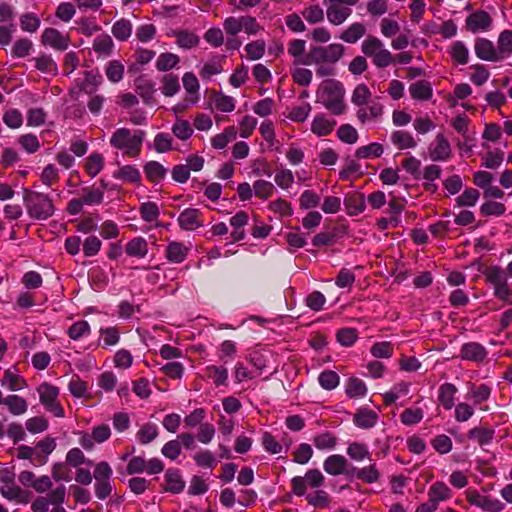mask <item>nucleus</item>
Instances as JSON below:
<instances>
[{
	"label": "nucleus",
	"mask_w": 512,
	"mask_h": 512,
	"mask_svg": "<svg viewBox=\"0 0 512 512\" xmlns=\"http://www.w3.org/2000/svg\"><path fill=\"white\" fill-rule=\"evenodd\" d=\"M35 67L42 73L57 75L58 66L53 58L49 55H41L39 57L34 58Z\"/></svg>",
	"instance_id": "obj_40"
},
{
	"label": "nucleus",
	"mask_w": 512,
	"mask_h": 512,
	"mask_svg": "<svg viewBox=\"0 0 512 512\" xmlns=\"http://www.w3.org/2000/svg\"><path fill=\"white\" fill-rule=\"evenodd\" d=\"M144 173L150 182L158 183L165 178L167 169L157 161H149L144 165Z\"/></svg>",
	"instance_id": "obj_30"
},
{
	"label": "nucleus",
	"mask_w": 512,
	"mask_h": 512,
	"mask_svg": "<svg viewBox=\"0 0 512 512\" xmlns=\"http://www.w3.org/2000/svg\"><path fill=\"white\" fill-rule=\"evenodd\" d=\"M361 50L365 56L372 58L373 64L378 68H386L395 62L391 52L385 49L382 41L375 36H367L361 44Z\"/></svg>",
	"instance_id": "obj_5"
},
{
	"label": "nucleus",
	"mask_w": 512,
	"mask_h": 512,
	"mask_svg": "<svg viewBox=\"0 0 512 512\" xmlns=\"http://www.w3.org/2000/svg\"><path fill=\"white\" fill-rule=\"evenodd\" d=\"M105 73L110 82L118 83L123 79L124 65L118 60L109 61L105 67Z\"/></svg>",
	"instance_id": "obj_44"
},
{
	"label": "nucleus",
	"mask_w": 512,
	"mask_h": 512,
	"mask_svg": "<svg viewBox=\"0 0 512 512\" xmlns=\"http://www.w3.org/2000/svg\"><path fill=\"white\" fill-rule=\"evenodd\" d=\"M371 96V91L365 84H358L353 90L351 102L358 107H362L369 102Z\"/></svg>",
	"instance_id": "obj_48"
},
{
	"label": "nucleus",
	"mask_w": 512,
	"mask_h": 512,
	"mask_svg": "<svg viewBox=\"0 0 512 512\" xmlns=\"http://www.w3.org/2000/svg\"><path fill=\"white\" fill-rule=\"evenodd\" d=\"M410 95L415 100L427 101L431 99L433 90L431 84L426 80H420L410 85Z\"/></svg>",
	"instance_id": "obj_22"
},
{
	"label": "nucleus",
	"mask_w": 512,
	"mask_h": 512,
	"mask_svg": "<svg viewBox=\"0 0 512 512\" xmlns=\"http://www.w3.org/2000/svg\"><path fill=\"white\" fill-rule=\"evenodd\" d=\"M324 483V476L318 469H310L304 477L296 476L291 480L292 491L297 496H303L307 485L312 488H318Z\"/></svg>",
	"instance_id": "obj_9"
},
{
	"label": "nucleus",
	"mask_w": 512,
	"mask_h": 512,
	"mask_svg": "<svg viewBox=\"0 0 512 512\" xmlns=\"http://www.w3.org/2000/svg\"><path fill=\"white\" fill-rule=\"evenodd\" d=\"M158 436V428L154 423L144 424L137 432V439L143 445L149 444Z\"/></svg>",
	"instance_id": "obj_49"
},
{
	"label": "nucleus",
	"mask_w": 512,
	"mask_h": 512,
	"mask_svg": "<svg viewBox=\"0 0 512 512\" xmlns=\"http://www.w3.org/2000/svg\"><path fill=\"white\" fill-rule=\"evenodd\" d=\"M391 142L399 149L405 150L409 148L416 147L417 143L414 140L413 136L407 132L402 130H397L392 132L391 134Z\"/></svg>",
	"instance_id": "obj_31"
},
{
	"label": "nucleus",
	"mask_w": 512,
	"mask_h": 512,
	"mask_svg": "<svg viewBox=\"0 0 512 512\" xmlns=\"http://www.w3.org/2000/svg\"><path fill=\"white\" fill-rule=\"evenodd\" d=\"M179 57L170 52L161 53L156 61V68L159 71H168L179 63Z\"/></svg>",
	"instance_id": "obj_58"
},
{
	"label": "nucleus",
	"mask_w": 512,
	"mask_h": 512,
	"mask_svg": "<svg viewBox=\"0 0 512 512\" xmlns=\"http://www.w3.org/2000/svg\"><path fill=\"white\" fill-rule=\"evenodd\" d=\"M135 87L137 93L143 99V102L147 105L155 102L154 93L156 92L155 84L153 81L140 76L135 80Z\"/></svg>",
	"instance_id": "obj_17"
},
{
	"label": "nucleus",
	"mask_w": 512,
	"mask_h": 512,
	"mask_svg": "<svg viewBox=\"0 0 512 512\" xmlns=\"http://www.w3.org/2000/svg\"><path fill=\"white\" fill-rule=\"evenodd\" d=\"M358 338V331L355 328H342L337 331V341L345 347L352 346Z\"/></svg>",
	"instance_id": "obj_61"
},
{
	"label": "nucleus",
	"mask_w": 512,
	"mask_h": 512,
	"mask_svg": "<svg viewBox=\"0 0 512 512\" xmlns=\"http://www.w3.org/2000/svg\"><path fill=\"white\" fill-rule=\"evenodd\" d=\"M475 54L478 58L489 62H500L501 57L497 52V47L493 42L486 38H478L474 45Z\"/></svg>",
	"instance_id": "obj_12"
},
{
	"label": "nucleus",
	"mask_w": 512,
	"mask_h": 512,
	"mask_svg": "<svg viewBox=\"0 0 512 512\" xmlns=\"http://www.w3.org/2000/svg\"><path fill=\"white\" fill-rule=\"evenodd\" d=\"M353 471H355V477L357 479L367 484L375 483L380 478V472L375 464H371L361 469L353 468Z\"/></svg>",
	"instance_id": "obj_37"
},
{
	"label": "nucleus",
	"mask_w": 512,
	"mask_h": 512,
	"mask_svg": "<svg viewBox=\"0 0 512 512\" xmlns=\"http://www.w3.org/2000/svg\"><path fill=\"white\" fill-rule=\"evenodd\" d=\"M366 33V28L364 24L356 22L351 24L346 30H344L340 39L346 43H356L359 39H361Z\"/></svg>",
	"instance_id": "obj_34"
},
{
	"label": "nucleus",
	"mask_w": 512,
	"mask_h": 512,
	"mask_svg": "<svg viewBox=\"0 0 512 512\" xmlns=\"http://www.w3.org/2000/svg\"><path fill=\"white\" fill-rule=\"evenodd\" d=\"M428 150L432 161H447L452 154L450 143L443 134L435 137Z\"/></svg>",
	"instance_id": "obj_11"
},
{
	"label": "nucleus",
	"mask_w": 512,
	"mask_h": 512,
	"mask_svg": "<svg viewBox=\"0 0 512 512\" xmlns=\"http://www.w3.org/2000/svg\"><path fill=\"white\" fill-rule=\"evenodd\" d=\"M378 420V414L370 409L361 408L353 417L354 424L362 429H369L376 425Z\"/></svg>",
	"instance_id": "obj_21"
},
{
	"label": "nucleus",
	"mask_w": 512,
	"mask_h": 512,
	"mask_svg": "<svg viewBox=\"0 0 512 512\" xmlns=\"http://www.w3.org/2000/svg\"><path fill=\"white\" fill-rule=\"evenodd\" d=\"M319 384L325 390L335 389L340 382L339 375L332 370H325L318 377Z\"/></svg>",
	"instance_id": "obj_56"
},
{
	"label": "nucleus",
	"mask_w": 512,
	"mask_h": 512,
	"mask_svg": "<svg viewBox=\"0 0 512 512\" xmlns=\"http://www.w3.org/2000/svg\"><path fill=\"white\" fill-rule=\"evenodd\" d=\"M343 85L336 80L328 79L322 82L318 91V102L334 115H341L345 111L343 102Z\"/></svg>",
	"instance_id": "obj_3"
},
{
	"label": "nucleus",
	"mask_w": 512,
	"mask_h": 512,
	"mask_svg": "<svg viewBox=\"0 0 512 512\" xmlns=\"http://www.w3.org/2000/svg\"><path fill=\"white\" fill-rule=\"evenodd\" d=\"M113 48L114 42L108 34H101L93 40V50L100 57H109Z\"/></svg>",
	"instance_id": "obj_23"
},
{
	"label": "nucleus",
	"mask_w": 512,
	"mask_h": 512,
	"mask_svg": "<svg viewBox=\"0 0 512 512\" xmlns=\"http://www.w3.org/2000/svg\"><path fill=\"white\" fill-rule=\"evenodd\" d=\"M189 249L180 242H171L166 248V258L172 263H182L188 255Z\"/></svg>",
	"instance_id": "obj_28"
},
{
	"label": "nucleus",
	"mask_w": 512,
	"mask_h": 512,
	"mask_svg": "<svg viewBox=\"0 0 512 512\" xmlns=\"http://www.w3.org/2000/svg\"><path fill=\"white\" fill-rule=\"evenodd\" d=\"M288 54L295 66H316V75L330 77L336 74L335 64L345 54V46L332 43L327 46L311 45L306 52V41L293 39L288 43Z\"/></svg>",
	"instance_id": "obj_1"
},
{
	"label": "nucleus",
	"mask_w": 512,
	"mask_h": 512,
	"mask_svg": "<svg viewBox=\"0 0 512 512\" xmlns=\"http://www.w3.org/2000/svg\"><path fill=\"white\" fill-rule=\"evenodd\" d=\"M323 468L329 475L349 474L347 459L339 454H334L324 460Z\"/></svg>",
	"instance_id": "obj_16"
},
{
	"label": "nucleus",
	"mask_w": 512,
	"mask_h": 512,
	"mask_svg": "<svg viewBox=\"0 0 512 512\" xmlns=\"http://www.w3.org/2000/svg\"><path fill=\"white\" fill-rule=\"evenodd\" d=\"M205 375L216 387L228 385V370L223 366L209 365L205 368Z\"/></svg>",
	"instance_id": "obj_25"
},
{
	"label": "nucleus",
	"mask_w": 512,
	"mask_h": 512,
	"mask_svg": "<svg viewBox=\"0 0 512 512\" xmlns=\"http://www.w3.org/2000/svg\"><path fill=\"white\" fill-rule=\"evenodd\" d=\"M456 392V386L451 383H445L440 386L438 399L446 410H450L454 406Z\"/></svg>",
	"instance_id": "obj_35"
},
{
	"label": "nucleus",
	"mask_w": 512,
	"mask_h": 512,
	"mask_svg": "<svg viewBox=\"0 0 512 512\" xmlns=\"http://www.w3.org/2000/svg\"><path fill=\"white\" fill-rule=\"evenodd\" d=\"M313 443L319 450H330L336 446L337 438L331 432H323L313 438Z\"/></svg>",
	"instance_id": "obj_51"
},
{
	"label": "nucleus",
	"mask_w": 512,
	"mask_h": 512,
	"mask_svg": "<svg viewBox=\"0 0 512 512\" xmlns=\"http://www.w3.org/2000/svg\"><path fill=\"white\" fill-rule=\"evenodd\" d=\"M38 393L41 404L56 417L64 416V409L57 401L59 389L49 383H42L38 387Z\"/></svg>",
	"instance_id": "obj_8"
},
{
	"label": "nucleus",
	"mask_w": 512,
	"mask_h": 512,
	"mask_svg": "<svg viewBox=\"0 0 512 512\" xmlns=\"http://www.w3.org/2000/svg\"><path fill=\"white\" fill-rule=\"evenodd\" d=\"M104 166V157L99 153H93L87 158L86 172L90 177H95Z\"/></svg>",
	"instance_id": "obj_55"
},
{
	"label": "nucleus",
	"mask_w": 512,
	"mask_h": 512,
	"mask_svg": "<svg viewBox=\"0 0 512 512\" xmlns=\"http://www.w3.org/2000/svg\"><path fill=\"white\" fill-rule=\"evenodd\" d=\"M113 36L119 41H126L132 33V24L127 19L116 21L111 29Z\"/></svg>",
	"instance_id": "obj_39"
},
{
	"label": "nucleus",
	"mask_w": 512,
	"mask_h": 512,
	"mask_svg": "<svg viewBox=\"0 0 512 512\" xmlns=\"http://www.w3.org/2000/svg\"><path fill=\"white\" fill-rule=\"evenodd\" d=\"M41 43L55 50L65 51L70 44V38L55 28H46L42 33Z\"/></svg>",
	"instance_id": "obj_10"
},
{
	"label": "nucleus",
	"mask_w": 512,
	"mask_h": 512,
	"mask_svg": "<svg viewBox=\"0 0 512 512\" xmlns=\"http://www.w3.org/2000/svg\"><path fill=\"white\" fill-rule=\"evenodd\" d=\"M494 431L489 428L475 427L468 433L470 439H475L480 446L490 443L493 439Z\"/></svg>",
	"instance_id": "obj_50"
},
{
	"label": "nucleus",
	"mask_w": 512,
	"mask_h": 512,
	"mask_svg": "<svg viewBox=\"0 0 512 512\" xmlns=\"http://www.w3.org/2000/svg\"><path fill=\"white\" fill-rule=\"evenodd\" d=\"M4 405L7 406L8 411L14 415L19 416L26 413L28 409L27 401L16 394H10L5 397Z\"/></svg>",
	"instance_id": "obj_29"
},
{
	"label": "nucleus",
	"mask_w": 512,
	"mask_h": 512,
	"mask_svg": "<svg viewBox=\"0 0 512 512\" xmlns=\"http://www.w3.org/2000/svg\"><path fill=\"white\" fill-rule=\"evenodd\" d=\"M1 384L3 386L8 384V388L11 391H19L27 387L26 380L21 376L14 374L10 369L5 371Z\"/></svg>",
	"instance_id": "obj_45"
},
{
	"label": "nucleus",
	"mask_w": 512,
	"mask_h": 512,
	"mask_svg": "<svg viewBox=\"0 0 512 512\" xmlns=\"http://www.w3.org/2000/svg\"><path fill=\"white\" fill-rule=\"evenodd\" d=\"M491 24V16L483 10L476 11L466 18V28L473 33L486 31L490 28Z\"/></svg>",
	"instance_id": "obj_15"
},
{
	"label": "nucleus",
	"mask_w": 512,
	"mask_h": 512,
	"mask_svg": "<svg viewBox=\"0 0 512 512\" xmlns=\"http://www.w3.org/2000/svg\"><path fill=\"white\" fill-rule=\"evenodd\" d=\"M104 198V192L101 189L85 187L82 189L81 199L84 205L101 204Z\"/></svg>",
	"instance_id": "obj_53"
},
{
	"label": "nucleus",
	"mask_w": 512,
	"mask_h": 512,
	"mask_svg": "<svg viewBox=\"0 0 512 512\" xmlns=\"http://www.w3.org/2000/svg\"><path fill=\"white\" fill-rule=\"evenodd\" d=\"M301 14L310 24H317L324 20V11L318 4L305 7Z\"/></svg>",
	"instance_id": "obj_57"
},
{
	"label": "nucleus",
	"mask_w": 512,
	"mask_h": 512,
	"mask_svg": "<svg viewBox=\"0 0 512 512\" xmlns=\"http://www.w3.org/2000/svg\"><path fill=\"white\" fill-rule=\"evenodd\" d=\"M357 3L358 0H324L328 21L333 25L342 24L352 13L349 6H355Z\"/></svg>",
	"instance_id": "obj_7"
},
{
	"label": "nucleus",
	"mask_w": 512,
	"mask_h": 512,
	"mask_svg": "<svg viewBox=\"0 0 512 512\" xmlns=\"http://www.w3.org/2000/svg\"><path fill=\"white\" fill-rule=\"evenodd\" d=\"M201 215L199 209L187 208L179 214L177 221L181 229L193 231L203 226Z\"/></svg>",
	"instance_id": "obj_13"
},
{
	"label": "nucleus",
	"mask_w": 512,
	"mask_h": 512,
	"mask_svg": "<svg viewBox=\"0 0 512 512\" xmlns=\"http://www.w3.org/2000/svg\"><path fill=\"white\" fill-rule=\"evenodd\" d=\"M311 109L312 108L309 103H303L300 106L291 107L287 114V118L298 123L304 122L308 118Z\"/></svg>",
	"instance_id": "obj_60"
},
{
	"label": "nucleus",
	"mask_w": 512,
	"mask_h": 512,
	"mask_svg": "<svg viewBox=\"0 0 512 512\" xmlns=\"http://www.w3.org/2000/svg\"><path fill=\"white\" fill-rule=\"evenodd\" d=\"M488 355L487 349L480 343L468 342L462 345L460 356L463 360L477 363L483 362Z\"/></svg>",
	"instance_id": "obj_14"
},
{
	"label": "nucleus",
	"mask_w": 512,
	"mask_h": 512,
	"mask_svg": "<svg viewBox=\"0 0 512 512\" xmlns=\"http://www.w3.org/2000/svg\"><path fill=\"white\" fill-rule=\"evenodd\" d=\"M145 137L143 130H136L131 135V131L127 128L117 129L110 138V144L129 157H137L141 152L142 143Z\"/></svg>",
	"instance_id": "obj_4"
},
{
	"label": "nucleus",
	"mask_w": 512,
	"mask_h": 512,
	"mask_svg": "<svg viewBox=\"0 0 512 512\" xmlns=\"http://www.w3.org/2000/svg\"><path fill=\"white\" fill-rule=\"evenodd\" d=\"M337 137L346 144H354L358 141L359 134L350 124H343L337 130Z\"/></svg>",
	"instance_id": "obj_54"
},
{
	"label": "nucleus",
	"mask_w": 512,
	"mask_h": 512,
	"mask_svg": "<svg viewBox=\"0 0 512 512\" xmlns=\"http://www.w3.org/2000/svg\"><path fill=\"white\" fill-rule=\"evenodd\" d=\"M336 125L335 120H329L324 115H316L311 123V131L317 136L329 135Z\"/></svg>",
	"instance_id": "obj_24"
},
{
	"label": "nucleus",
	"mask_w": 512,
	"mask_h": 512,
	"mask_svg": "<svg viewBox=\"0 0 512 512\" xmlns=\"http://www.w3.org/2000/svg\"><path fill=\"white\" fill-rule=\"evenodd\" d=\"M384 152L383 146L380 143H370L366 146H361L355 151V157L358 159L379 158Z\"/></svg>",
	"instance_id": "obj_42"
},
{
	"label": "nucleus",
	"mask_w": 512,
	"mask_h": 512,
	"mask_svg": "<svg viewBox=\"0 0 512 512\" xmlns=\"http://www.w3.org/2000/svg\"><path fill=\"white\" fill-rule=\"evenodd\" d=\"M506 270L504 271L500 266H489L483 271V275L488 283L493 287L499 286L508 281Z\"/></svg>",
	"instance_id": "obj_32"
},
{
	"label": "nucleus",
	"mask_w": 512,
	"mask_h": 512,
	"mask_svg": "<svg viewBox=\"0 0 512 512\" xmlns=\"http://www.w3.org/2000/svg\"><path fill=\"white\" fill-rule=\"evenodd\" d=\"M125 252L131 257L144 258L148 253V243L143 237H135L127 242Z\"/></svg>",
	"instance_id": "obj_27"
},
{
	"label": "nucleus",
	"mask_w": 512,
	"mask_h": 512,
	"mask_svg": "<svg viewBox=\"0 0 512 512\" xmlns=\"http://www.w3.org/2000/svg\"><path fill=\"white\" fill-rule=\"evenodd\" d=\"M452 496L450 488L442 481L433 483L428 491L429 501L432 502L437 508L441 501L450 499Z\"/></svg>",
	"instance_id": "obj_20"
},
{
	"label": "nucleus",
	"mask_w": 512,
	"mask_h": 512,
	"mask_svg": "<svg viewBox=\"0 0 512 512\" xmlns=\"http://www.w3.org/2000/svg\"><path fill=\"white\" fill-rule=\"evenodd\" d=\"M452 60L458 65H466L469 60V50L462 41H456L449 49Z\"/></svg>",
	"instance_id": "obj_36"
},
{
	"label": "nucleus",
	"mask_w": 512,
	"mask_h": 512,
	"mask_svg": "<svg viewBox=\"0 0 512 512\" xmlns=\"http://www.w3.org/2000/svg\"><path fill=\"white\" fill-rule=\"evenodd\" d=\"M497 52L501 57V61L505 60L512 54V31L504 30L500 33L497 41Z\"/></svg>",
	"instance_id": "obj_33"
},
{
	"label": "nucleus",
	"mask_w": 512,
	"mask_h": 512,
	"mask_svg": "<svg viewBox=\"0 0 512 512\" xmlns=\"http://www.w3.org/2000/svg\"><path fill=\"white\" fill-rule=\"evenodd\" d=\"M101 83V77L93 71H85L84 79L79 83V89L86 94H93Z\"/></svg>",
	"instance_id": "obj_41"
},
{
	"label": "nucleus",
	"mask_w": 512,
	"mask_h": 512,
	"mask_svg": "<svg viewBox=\"0 0 512 512\" xmlns=\"http://www.w3.org/2000/svg\"><path fill=\"white\" fill-rule=\"evenodd\" d=\"M23 202L28 215L34 220H47L55 212L53 200L44 193L24 189Z\"/></svg>",
	"instance_id": "obj_2"
},
{
	"label": "nucleus",
	"mask_w": 512,
	"mask_h": 512,
	"mask_svg": "<svg viewBox=\"0 0 512 512\" xmlns=\"http://www.w3.org/2000/svg\"><path fill=\"white\" fill-rule=\"evenodd\" d=\"M141 218L145 222H156L160 215V210L155 202H144L139 208Z\"/></svg>",
	"instance_id": "obj_47"
},
{
	"label": "nucleus",
	"mask_w": 512,
	"mask_h": 512,
	"mask_svg": "<svg viewBox=\"0 0 512 512\" xmlns=\"http://www.w3.org/2000/svg\"><path fill=\"white\" fill-rule=\"evenodd\" d=\"M0 482V493L5 499L21 504L29 502L30 493L15 484V473L11 469H0Z\"/></svg>",
	"instance_id": "obj_6"
},
{
	"label": "nucleus",
	"mask_w": 512,
	"mask_h": 512,
	"mask_svg": "<svg viewBox=\"0 0 512 512\" xmlns=\"http://www.w3.org/2000/svg\"><path fill=\"white\" fill-rule=\"evenodd\" d=\"M180 89L178 77L173 74H166L162 78V93L166 97L175 95Z\"/></svg>",
	"instance_id": "obj_59"
},
{
	"label": "nucleus",
	"mask_w": 512,
	"mask_h": 512,
	"mask_svg": "<svg viewBox=\"0 0 512 512\" xmlns=\"http://www.w3.org/2000/svg\"><path fill=\"white\" fill-rule=\"evenodd\" d=\"M165 483L164 490L173 494L181 493L185 487V481L182 479L180 471L178 469L169 468L165 472Z\"/></svg>",
	"instance_id": "obj_18"
},
{
	"label": "nucleus",
	"mask_w": 512,
	"mask_h": 512,
	"mask_svg": "<svg viewBox=\"0 0 512 512\" xmlns=\"http://www.w3.org/2000/svg\"><path fill=\"white\" fill-rule=\"evenodd\" d=\"M114 177L135 184H139L141 180L140 171L131 165H125L119 168V170L114 173Z\"/></svg>",
	"instance_id": "obj_43"
},
{
	"label": "nucleus",
	"mask_w": 512,
	"mask_h": 512,
	"mask_svg": "<svg viewBox=\"0 0 512 512\" xmlns=\"http://www.w3.org/2000/svg\"><path fill=\"white\" fill-rule=\"evenodd\" d=\"M40 24V18L34 13H24L20 16V27L25 32H36L39 29Z\"/></svg>",
	"instance_id": "obj_52"
},
{
	"label": "nucleus",
	"mask_w": 512,
	"mask_h": 512,
	"mask_svg": "<svg viewBox=\"0 0 512 512\" xmlns=\"http://www.w3.org/2000/svg\"><path fill=\"white\" fill-rule=\"evenodd\" d=\"M173 134L180 140H187L193 134V129L187 120L177 119L172 127Z\"/></svg>",
	"instance_id": "obj_62"
},
{
	"label": "nucleus",
	"mask_w": 512,
	"mask_h": 512,
	"mask_svg": "<svg viewBox=\"0 0 512 512\" xmlns=\"http://www.w3.org/2000/svg\"><path fill=\"white\" fill-rule=\"evenodd\" d=\"M367 387L364 381L357 377H351L346 385V395L349 398H360L367 394Z\"/></svg>",
	"instance_id": "obj_38"
},
{
	"label": "nucleus",
	"mask_w": 512,
	"mask_h": 512,
	"mask_svg": "<svg viewBox=\"0 0 512 512\" xmlns=\"http://www.w3.org/2000/svg\"><path fill=\"white\" fill-rule=\"evenodd\" d=\"M253 190H254L255 195L258 198L266 200L273 195V193L275 191V187L269 181L257 180L253 184Z\"/></svg>",
	"instance_id": "obj_63"
},
{
	"label": "nucleus",
	"mask_w": 512,
	"mask_h": 512,
	"mask_svg": "<svg viewBox=\"0 0 512 512\" xmlns=\"http://www.w3.org/2000/svg\"><path fill=\"white\" fill-rule=\"evenodd\" d=\"M383 114V106L379 102H372L368 107L362 106L356 112L357 119L362 123L379 118Z\"/></svg>",
	"instance_id": "obj_26"
},
{
	"label": "nucleus",
	"mask_w": 512,
	"mask_h": 512,
	"mask_svg": "<svg viewBox=\"0 0 512 512\" xmlns=\"http://www.w3.org/2000/svg\"><path fill=\"white\" fill-rule=\"evenodd\" d=\"M344 205L350 216L362 213L366 207L365 197L363 193H349L344 198Z\"/></svg>",
	"instance_id": "obj_19"
},
{
	"label": "nucleus",
	"mask_w": 512,
	"mask_h": 512,
	"mask_svg": "<svg viewBox=\"0 0 512 512\" xmlns=\"http://www.w3.org/2000/svg\"><path fill=\"white\" fill-rule=\"evenodd\" d=\"M177 45L184 49H191L199 44V37L189 31H177L174 33Z\"/></svg>",
	"instance_id": "obj_46"
},
{
	"label": "nucleus",
	"mask_w": 512,
	"mask_h": 512,
	"mask_svg": "<svg viewBox=\"0 0 512 512\" xmlns=\"http://www.w3.org/2000/svg\"><path fill=\"white\" fill-rule=\"evenodd\" d=\"M293 81L299 86H308L312 81V71L310 69L297 66L291 71Z\"/></svg>",
	"instance_id": "obj_64"
}]
</instances>
